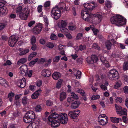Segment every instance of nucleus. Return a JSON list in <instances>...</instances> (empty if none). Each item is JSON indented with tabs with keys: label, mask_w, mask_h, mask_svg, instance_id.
Returning a JSON list of instances; mask_svg holds the SVG:
<instances>
[{
	"label": "nucleus",
	"mask_w": 128,
	"mask_h": 128,
	"mask_svg": "<svg viewBox=\"0 0 128 128\" xmlns=\"http://www.w3.org/2000/svg\"><path fill=\"white\" fill-rule=\"evenodd\" d=\"M42 25L40 24L36 26L33 29V32L35 34H38L41 32L42 29Z\"/></svg>",
	"instance_id": "nucleus-9"
},
{
	"label": "nucleus",
	"mask_w": 128,
	"mask_h": 128,
	"mask_svg": "<svg viewBox=\"0 0 128 128\" xmlns=\"http://www.w3.org/2000/svg\"><path fill=\"white\" fill-rule=\"evenodd\" d=\"M68 28L70 30L72 31L76 29V26L74 25H70Z\"/></svg>",
	"instance_id": "nucleus-45"
},
{
	"label": "nucleus",
	"mask_w": 128,
	"mask_h": 128,
	"mask_svg": "<svg viewBox=\"0 0 128 128\" xmlns=\"http://www.w3.org/2000/svg\"><path fill=\"white\" fill-rule=\"evenodd\" d=\"M15 104L17 107H18L20 106V102L19 100H16L15 102Z\"/></svg>",
	"instance_id": "nucleus-60"
},
{
	"label": "nucleus",
	"mask_w": 128,
	"mask_h": 128,
	"mask_svg": "<svg viewBox=\"0 0 128 128\" xmlns=\"http://www.w3.org/2000/svg\"><path fill=\"white\" fill-rule=\"evenodd\" d=\"M26 81L25 78H23L22 79L19 80L17 82L18 86L21 88H24L25 86Z\"/></svg>",
	"instance_id": "nucleus-12"
},
{
	"label": "nucleus",
	"mask_w": 128,
	"mask_h": 128,
	"mask_svg": "<svg viewBox=\"0 0 128 128\" xmlns=\"http://www.w3.org/2000/svg\"><path fill=\"white\" fill-rule=\"evenodd\" d=\"M106 46L108 50H110L111 49V46L112 44L111 42L108 41L106 43Z\"/></svg>",
	"instance_id": "nucleus-31"
},
{
	"label": "nucleus",
	"mask_w": 128,
	"mask_h": 128,
	"mask_svg": "<svg viewBox=\"0 0 128 128\" xmlns=\"http://www.w3.org/2000/svg\"><path fill=\"white\" fill-rule=\"evenodd\" d=\"M92 30L94 33V35L96 36L97 35V33L98 32V30L97 29L92 28Z\"/></svg>",
	"instance_id": "nucleus-61"
},
{
	"label": "nucleus",
	"mask_w": 128,
	"mask_h": 128,
	"mask_svg": "<svg viewBox=\"0 0 128 128\" xmlns=\"http://www.w3.org/2000/svg\"><path fill=\"white\" fill-rule=\"evenodd\" d=\"M27 61V59L25 58H22L20 59L17 62V64L20 65V64L25 63Z\"/></svg>",
	"instance_id": "nucleus-29"
},
{
	"label": "nucleus",
	"mask_w": 128,
	"mask_h": 128,
	"mask_svg": "<svg viewBox=\"0 0 128 128\" xmlns=\"http://www.w3.org/2000/svg\"><path fill=\"white\" fill-rule=\"evenodd\" d=\"M6 1L3 0L0 1V8L4 7Z\"/></svg>",
	"instance_id": "nucleus-51"
},
{
	"label": "nucleus",
	"mask_w": 128,
	"mask_h": 128,
	"mask_svg": "<svg viewBox=\"0 0 128 128\" xmlns=\"http://www.w3.org/2000/svg\"><path fill=\"white\" fill-rule=\"evenodd\" d=\"M123 69L124 70H128V62H125L124 63L123 66Z\"/></svg>",
	"instance_id": "nucleus-43"
},
{
	"label": "nucleus",
	"mask_w": 128,
	"mask_h": 128,
	"mask_svg": "<svg viewBox=\"0 0 128 128\" xmlns=\"http://www.w3.org/2000/svg\"><path fill=\"white\" fill-rule=\"evenodd\" d=\"M20 112L19 111H16L14 112L13 114V116L14 117H16L18 116L19 115Z\"/></svg>",
	"instance_id": "nucleus-59"
},
{
	"label": "nucleus",
	"mask_w": 128,
	"mask_h": 128,
	"mask_svg": "<svg viewBox=\"0 0 128 128\" xmlns=\"http://www.w3.org/2000/svg\"><path fill=\"white\" fill-rule=\"evenodd\" d=\"M44 21L45 22V25L46 27H47L48 24V20L47 17L44 19Z\"/></svg>",
	"instance_id": "nucleus-62"
},
{
	"label": "nucleus",
	"mask_w": 128,
	"mask_h": 128,
	"mask_svg": "<svg viewBox=\"0 0 128 128\" xmlns=\"http://www.w3.org/2000/svg\"><path fill=\"white\" fill-rule=\"evenodd\" d=\"M122 84L121 81L118 80L116 82L114 86V88L115 89H117L120 87Z\"/></svg>",
	"instance_id": "nucleus-27"
},
{
	"label": "nucleus",
	"mask_w": 128,
	"mask_h": 128,
	"mask_svg": "<svg viewBox=\"0 0 128 128\" xmlns=\"http://www.w3.org/2000/svg\"><path fill=\"white\" fill-rule=\"evenodd\" d=\"M71 96V97L74 100L78 99V96L76 94L74 93L73 92L72 93Z\"/></svg>",
	"instance_id": "nucleus-39"
},
{
	"label": "nucleus",
	"mask_w": 128,
	"mask_h": 128,
	"mask_svg": "<svg viewBox=\"0 0 128 128\" xmlns=\"http://www.w3.org/2000/svg\"><path fill=\"white\" fill-rule=\"evenodd\" d=\"M80 112L79 110H74L72 111H70L68 112V115L71 118H75L78 117Z\"/></svg>",
	"instance_id": "nucleus-8"
},
{
	"label": "nucleus",
	"mask_w": 128,
	"mask_h": 128,
	"mask_svg": "<svg viewBox=\"0 0 128 128\" xmlns=\"http://www.w3.org/2000/svg\"><path fill=\"white\" fill-rule=\"evenodd\" d=\"M0 12L2 15H6L8 12V10L6 6L0 8Z\"/></svg>",
	"instance_id": "nucleus-22"
},
{
	"label": "nucleus",
	"mask_w": 128,
	"mask_h": 128,
	"mask_svg": "<svg viewBox=\"0 0 128 128\" xmlns=\"http://www.w3.org/2000/svg\"><path fill=\"white\" fill-rule=\"evenodd\" d=\"M48 120L51 126L54 128L59 126L60 122L62 124H66L68 120L67 114L62 113L58 114L54 113L49 116Z\"/></svg>",
	"instance_id": "nucleus-2"
},
{
	"label": "nucleus",
	"mask_w": 128,
	"mask_h": 128,
	"mask_svg": "<svg viewBox=\"0 0 128 128\" xmlns=\"http://www.w3.org/2000/svg\"><path fill=\"white\" fill-rule=\"evenodd\" d=\"M126 112L127 110L126 109L124 108L123 109H122L118 114L121 115L123 114L126 115L127 114Z\"/></svg>",
	"instance_id": "nucleus-36"
},
{
	"label": "nucleus",
	"mask_w": 128,
	"mask_h": 128,
	"mask_svg": "<svg viewBox=\"0 0 128 128\" xmlns=\"http://www.w3.org/2000/svg\"><path fill=\"white\" fill-rule=\"evenodd\" d=\"M23 120L26 123L32 121L26 115L24 117Z\"/></svg>",
	"instance_id": "nucleus-32"
},
{
	"label": "nucleus",
	"mask_w": 128,
	"mask_h": 128,
	"mask_svg": "<svg viewBox=\"0 0 128 128\" xmlns=\"http://www.w3.org/2000/svg\"><path fill=\"white\" fill-rule=\"evenodd\" d=\"M24 10L23 12L19 14V17L22 20H26L30 12L28 9L26 8H24Z\"/></svg>",
	"instance_id": "nucleus-7"
},
{
	"label": "nucleus",
	"mask_w": 128,
	"mask_h": 128,
	"mask_svg": "<svg viewBox=\"0 0 128 128\" xmlns=\"http://www.w3.org/2000/svg\"><path fill=\"white\" fill-rule=\"evenodd\" d=\"M65 35L66 36V37L68 39H71L72 38V36L68 32L65 34Z\"/></svg>",
	"instance_id": "nucleus-55"
},
{
	"label": "nucleus",
	"mask_w": 128,
	"mask_h": 128,
	"mask_svg": "<svg viewBox=\"0 0 128 128\" xmlns=\"http://www.w3.org/2000/svg\"><path fill=\"white\" fill-rule=\"evenodd\" d=\"M110 118L111 122L114 123H118L120 121L122 120L121 118H120L110 117Z\"/></svg>",
	"instance_id": "nucleus-17"
},
{
	"label": "nucleus",
	"mask_w": 128,
	"mask_h": 128,
	"mask_svg": "<svg viewBox=\"0 0 128 128\" xmlns=\"http://www.w3.org/2000/svg\"><path fill=\"white\" fill-rule=\"evenodd\" d=\"M83 34L82 33H79L76 36V40H78L81 38L82 37Z\"/></svg>",
	"instance_id": "nucleus-44"
},
{
	"label": "nucleus",
	"mask_w": 128,
	"mask_h": 128,
	"mask_svg": "<svg viewBox=\"0 0 128 128\" xmlns=\"http://www.w3.org/2000/svg\"><path fill=\"white\" fill-rule=\"evenodd\" d=\"M38 58H36L35 59L32 60L30 63L29 65L30 66H32L34 65L36 62L38 61Z\"/></svg>",
	"instance_id": "nucleus-42"
},
{
	"label": "nucleus",
	"mask_w": 128,
	"mask_h": 128,
	"mask_svg": "<svg viewBox=\"0 0 128 128\" xmlns=\"http://www.w3.org/2000/svg\"><path fill=\"white\" fill-rule=\"evenodd\" d=\"M46 105L48 106H50L53 104L52 102L50 100H48L46 101Z\"/></svg>",
	"instance_id": "nucleus-54"
},
{
	"label": "nucleus",
	"mask_w": 128,
	"mask_h": 128,
	"mask_svg": "<svg viewBox=\"0 0 128 128\" xmlns=\"http://www.w3.org/2000/svg\"><path fill=\"white\" fill-rule=\"evenodd\" d=\"M80 104L79 101H76L71 104V108L72 109H75L78 107Z\"/></svg>",
	"instance_id": "nucleus-16"
},
{
	"label": "nucleus",
	"mask_w": 128,
	"mask_h": 128,
	"mask_svg": "<svg viewBox=\"0 0 128 128\" xmlns=\"http://www.w3.org/2000/svg\"><path fill=\"white\" fill-rule=\"evenodd\" d=\"M100 95H98L96 96L94 95L92 96L91 98V99L93 100H96L99 99L100 98Z\"/></svg>",
	"instance_id": "nucleus-48"
},
{
	"label": "nucleus",
	"mask_w": 128,
	"mask_h": 128,
	"mask_svg": "<svg viewBox=\"0 0 128 128\" xmlns=\"http://www.w3.org/2000/svg\"><path fill=\"white\" fill-rule=\"evenodd\" d=\"M110 20L112 24H116L119 26L125 25L126 23V19L119 14H116L111 18Z\"/></svg>",
	"instance_id": "nucleus-4"
},
{
	"label": "nucleus",
	"mask_w": 128,
	"mask_h": 128,
	"mask_svg": "<svg viewBox=\"0 0 128 128\" xmlns=\"http://www.w3.org/2000/svg\"><path fill=\"white\" fill-rule=\"evenodd\" d=\"M74 74L77 79H80V78L82 74L80 71L74 70Z\"/></svg>",
	"instance_id": "nucleus-19"
},
{
	"label": "nucleus",
	"mask_w": 128,
	"mask_h": 128,
	"mask_svg": "<svg viewBox=\"0 0 128 128\" xmlns=\"http://www.w3.org/2000/svg\"><path fill=\"white\" fill-rule=\"evenodd\" d=\"M59 5L60 6V8L59 9L58 7H55L53 8L51 11V14L52 17L56 20H58L61 16L60 10H63L62 11L66 10V4L63 2H60Z\"/></svg>",
	"instance_id": "nucleus-3"
},
{
	"label": "nucleus",
	"mask_w": 128,
	"mask_h": 128,
	"mask_svg": "<svg viewBox=\"0 0 128 128\" xmlns=\"http://www.w3.org/2000/svg\"><path fill=\"white\" fill-rule=\"evenodd\" d=\"M98 60L97 56H88L86 60L88 64H93L96 62Z\"/></svg>",
	"instance_id": "nucleus-11"
},
{
	"label": "nucleus",
	"mask_w": 128,
	"mask_h": 128,
	"mask_svg": "<svg viewBox=\"0 0 128 128\" xmlns=\"http://www.w3.org/2000/svg\"><path fill=\"white\" fill-rule=\"evenodd\" d=\"M14 95V93L11 92L8 94V97L9 98L10 101L12 102V101Z\"/></svg>",
	"instance_id": "nucleus-30"
},
{
	"label": "nucleus",
	"mask_w": 128,
	"mask_h": 128,
	"mask_svg": "<svg viewBox=\"0 0 128 128\" xmlns=\"http://www.w3.org/2000/svg\"><path fill=\"white\" fill-rule=\"evenodd\" d=\"M42 5H39L38 7H37V10L38 11V12H41L42 10Z\"/></svg>",
	"instance_id": "nucleus-57"
},
{
	"label": "nucleus",
	"mask_w": 128,
	"mask_h": 128,
	"mask_svg": "<svg viewBox=\"0 0 128 128\" xmlns=\"http://www.w3.org/2000/svg\"><path fill=\"white\" fill-rule=\"evenodd\" d=\"M28 101L27 98L26 97H24L22 100V102L24 104H26Z\"/></svg>",
	"instance_id": "nucleus-53"
},
{
	"label": "nucleus",
	"mask_w": 128,
	"mask_h": 128,
	"mask_svg": "<svg viewBox=\"0 0 128 128\" xmlns=\"http://www.w3.org/2000/svg\"><path fill=\"white\" fill-rule=\"evenodd\" d=\"M18 50L20 52L19 53L20 56L24 55L28 52L29 51V50L28 49L24 50L23 49L21 48H20Z\"/></svg>",
	"instance_id": "nucleus-18"
},
{
	"label": "nucleus",
	"mask_w": 128,
	"mask_h": 128,
	"mask_svg": "<svg viewBox=\"0 0 128 128\" xmlns=\"http://www.w3.org/2000/svg\"><path fill=\"white\" fill-rule=\"evenodd\" d=\"M124 92L126 94L128 93V86H125L124 88Z\"/></svg>",
	"instance_id": "nucleus-64"
},
{
	"label": "nucleus",
	"mask_w": 128,
	"mask_h": 128,
	"mask_svg": "<svg viewBox=\"0 0 128 128\" xmlns=\"http://www.w3.org/2000/svg\"><path fill=\"white\" fill-rule=\"evenodd\" d=\"M42 84V82L41 80L37 81L36 82V85L38 87H40Z\"/></svg>",
	"instance_id": "nucleus-63"
},
{
	"label": "nucleus",
	"mask_w": 128,
	"mask_h": 128,
	"mask_svg": "<svg viewBox=\"0 0 128 128\" xmlns=\"http://www.w3.org/2000/svg\"><path fill=\"white\" fill-rule=\"evenodd\" d=\"M115 106L117 114H118L120 111H121L122 108L121 106L118 105L116 104H115Z\"/></svg>",
	"instance_id": "nucleus-35"
},
{
	"label": "nucleus",
	"mask_w": 128,
	"mask_h": 128,
	"mask_svg": "<svg viewBox=\"0 0 128 128\" xmlns=\"http://www.w3.org/2000/svg\"><path fill=\"white\" fill-rule=\"evenodd\" d=\"M24 8L23 9L22 7L21 6H18L16 8V12L18 15H19L24 11Z\"/></svg>",
	"instance_id": "nucleus-21"
},
{
	"label": "nucleus",
	"mask_w": 128,
	"mask_h": 128,
	"mask_svg": "<svg viewBox=\"0 0 128 128\" xmlns=\"http://www.w3.org/2000/svg\"><path fill=\"white\" fill-rule=\"evenodd\" d=\"M51 74L50 71L48 69L43 70L41 72L42 75L46 77H48L50 76Z\"/></svg>",
	"instance_id": "nucleus-13"
},
{
	"label": "nucleus",
	"mask_w": 128,
	"mask_h": 128,
	"mask_svg": "<svg viewBox=\"0 0 128 128\" xmlns=\"http://www.w3.org/2000/svg\"><path fill=\"white\" fill-rule=\"evenodd\" d=\"M46 46H47L50 48H52L54 47V45L51 42H48L46 44Z\"/></svg>",
	"instance_id": "nucleus-50"
},
{
	"label": "nucleus",
	"mask_w": 128,
	"mask_h": 128,
	"mask_svg": "<svg viewBox=\"0 0 128 128\" xmlns=\"http://www.w3.org/2000/svg\"><path fill=\"white\" fill-rule=\"evenodd\" d=\"M66 94L65 92H62L60 95V101H62L66 98Z\"/></svg>",
	"instance_id": "nucleus-26"
},
{
	"label": "nucleus",
	"mask_w": 128,
	"mask_h": 128,
	"mask_svg": "<svg viewBox=\"0 0 128 128\" xmlns=\"http://www.w3.org/2000/svg\"><path fill=\"white\" fill-rule=\"evenodd\" d=\"M92 47L98 50H100V47L96 43H94L92 45Z\"/></svg>",
	"instance_id": "nucleus-47"
},
{
	"label": "nucleus",
	"mask_w": 128,
	"mask_h": 128,
	"mask_svg": "<svg viewBox=\"0 0 128 128\" xmlns=\"http://www.w3.org/2000/svg\"><path fill=\"white\" fill-rule=\"evenodd\" d=\"M86 48V46L85 45H82V44H80V45L79 46V48L80 50L81 51H82L83 50H85Z\"/></svg>",
	"instance_id": "nucleus-52"
},
{
	"label": "nucleus",
	"mask_w": 128,
	"mask_h": 128,
	"mask_svg": "<svg viewBox=\"0 0 128 128\" xmlns=\"http://www.w3.org/2000/svg\"><path fill=\"white\" fill-rule=\"evenodd\" d=\"M62 81L63 80L61 79L58 80L56 85V87L57 88H59L61 87Z\"/></svg>",
	"instance_id": "nucleus-34"
},
{
	"label": "nucleus",
	"mask_w": 128,
	"mask_h": 128,
	"mask_svg": "<svg viewBox=\"0 0 128 128\" xmlns=\"http://www.w3.org/2000/svg\"><path fill=\"white\" fill-rule=\"evenodd\" d=\"M98 122L100 124L104 126L108 122V118L98 119Z\"/></svg>",
	"instance_id": "nucleus-14"
},
{
	"label": "nucleus",
	"mask_w": 128,
	"mask_h": 128,
	"mask_svg": "<svg viewBox=\"0 0 128 128\" xmlns=\"http://www.w3.org/2000/svg\"><path fill=\"white\" fill-rule=\"evenodd\" d=\"M40 93L38 92V91H36L32 95L31 97L33 99L37 98L39 96Z\"/></svg>",
	"instance_id": "nucleus-24"
},
{
	"label": "nucleus",
	"mask_w": 128,
	"mask_h": 128,
	"mask_svg": "<svg viewBox=\"0 0 128 128\" xmlns=\"http://www.w3.org/2000/svg\"><path fill=\"white\" fill-rule=\"evenodd\" d=\"M100 60L104 63H106L107 62V61L106 59V57L104 56H100Z\"/></svg>",
	"instance_id": "nucleus-46"
},
{
	"label": "nucleus",
	"mask_w": 128,
	"mask_h": 128,
	"mask_svg": "<svg viewBox=\"0 0 128 128\" xmlns=\"http://www.w3.org/2000/svg\"><path fill=\"white\" fill-rule=\"evenodd\" d=\"M26 115L31 120L32 119H34L35 117L34 113L33 111L31 110H30L26 113Z\"/></svg>",
	"instance_id": "nucleus-15"
},
{
	"label": "nucleus",
	"mask_w": 128,
	"mask_h": 128,
	"mask_svg": "<svg viewBox=\"0 0 128 128\" xmlns=\"http://www.w3.org/2000/svg\"><path fill=\"white\" fill-rule=\"evenodd\" d=\"M105 5L108 8H110L112 7V4L111 2L107 1L106 2Z\"/></svg>",
	"instance_id": "nucleus-38"
},
{
	"label": "nucleus",
	"mask_w": 128,
	"mask_h": 128,
	"mask_svg": "<svg viewBox=\"0 0 128 128\" xmlns=\"http://www.w3.org/2000/svg\"><path fill=\"white\" fill-rule=\"evenodd\" d=\"M50 38L52 40H56L57 38V36L55 34H52L50 35Z\"/></svg>",
	"instance_id": "nucleus-49"
},
{
	"label": "nucleus",
	"mask_w": 128,
	"mask_h": 128,
	"mask_svg": "<svg viewBox=\"0 0 128 128\" xmlns=\"http://www.w3.org/2000/svg\"><path fill=\"white\" fill-rule=\"evenodd\" d=\"M60 73L58 72H55L52 75V77L55 80H58L60 77Z\"/></svg>",
	"instance_id": "nucleus-23"
},
{
	"label": "nucleus",
	"mask_w": 128,
	"mask_h": 128,
	"mask_svg": "<svg viewBox=\"0 0 128 128\" xmlns=\"http://www.w3.org/2000/svg\"><path fill=\"white\" fill-rule=\"evenodd\" d=\"M38 126L34 122H31L27 126V128H38Z\"/></svg>",
	"instance_id": "nucleus-25"
},
{
	"label": "nucleus",
	"mask_w": 128,
	"mask_h": 128,
	"mask_svg": "<svg viewBox=\"0 0 128 128\" xmlns=\"http://www.w3.org/2000/svg\"><path fill=\"white\" fill-rule=\"evenodd\" d=\"M61 32L64 34H66L68 31V29L66 28V27L60 28Z\"/></svg>",
	"instance_id": "nucleus-33"
},
{
	"label": "nucleus",
	"mask_w": 128,
	"mask_h": 128,
	"mask_svg": "<svg viewBox=\"0 0 128 128\" xmlns=\"http://www.w3.org/2000/svg\"><path fill=\"white\" fill-rule=\"evenodd\" d=\"M108 118V117L105 114H101L98 116V119Z\"/></svg>",
	"instance_id": "nucleus-41"
},
{
	"label": "nucleus",
	"mask_w": 128,
	"mask_h": 128,
	"mask_svg": "<svg viewBox=\"0 0 128 128\" xmlns=\"http://www.w3.org/2000/svg\"><path fill=\"white\" fill-rule=\"evenodd\" d=\"M95 2H93L90 3H85L84 4V9L82 10L81 15L82 19L85 21L89 22L92 20V19L94 18L97 20V22L100 23L102 20V16L99 14H95L90 13L95 8Z\"/></svg>",
	"instance_id": "nucleus-1"
},
{
	"label": "nucleus",
	"mask_w": 128,
	"mask_h": 128,
	"mask_svg": "<svg viewBox=\"0 0 128 128\" xmlns=\"http://www.w3.org/2000/svg\"><path fill=\"white\" fill-rule=\"evenodd\" d=\"M67 24L66 22L63 20H62L61 22L58 25V26L60 28H62L66 27Z\"/></svg>",
	"instance_id": "nucleus-28"
},
{
	"label": "nucleus",
	"mask_w": 128,
	"mask_h": 128,
	"mask_svg": "<svg viewBox=\"0 0 128 128\" xmlns=\"http://www.w3.org/2000/svg\"><path fill=\"white\" fill-rule=\"evenodd\" d=\"M36 38L34 36H32L31 38L30 43L31 44H35L36 42Z\"/></svg>",
	"instance_id": "nucleus-37"
},
{
	"label": "nucleus",
	"mask_w": 128,
	"mask_h": 128,
	"mask_svg": "<svg viewBox=\"0 0 128 128\" xmlns=\"http://www.w3.org/2000/svg\"><path fill=\"white\" fill-rule=\"evenodd\" d=\"M77 92L82 96H83L84 95V90L82 89H79Z\"/></svg>",
	"instance_id": "nucleus-58"
},
{
	"label": "nucleus",
	"mask_w": 128,
	"mask_h": 128,
	"mask_svg": "<svg viewBox=\"0 0 128 128\" xmlns=\"http://www.w3.org/2000/svg\"><path fill=\"white\" fill-rule=\"evenodd\" d=\"M50 2L48 1L46 2L44 5V6L45 8L48 7L50 5Z\"/></svg>",
	"instance_id": "nucleus-56"
},
{
	"label": "nucleus",
	"mask_w": 128,
	"mask_h": 128,
	"mask_svg": "<svg viewBox=\"0 0 128 128\" xmlns=\"http://www.w3.org/2000/svg\"><path fill=\"white\" fill-rule=\"evenodd\" d=\"M0 84L4 86L5 87H7L8 86L7 82L6 80L0 77Z\"/></svg>",
	"instance_id": "nucleus-20"
},
{
	"label": "nucleus",
	"mask_w": 128,
	"mask_h": 128,
	"mask_svg": "<svg viewBox=\"0 0 128 128\" xmlns=\"http://www.w3.org/2000/svg\"><path fill=\"white\" fill-rule=\"evenodd\" d=\"M19 72L22 74H25V76L28 75V69L26 65H23L20 66L19 68Z\"/></svg>",
	"instance_id": "nucleus-10"
},
{
	"label": "nucleus",
	"mask_w": 128,
	"mask_h": 128,
	"mask_svg": "<svg viewBox=\"0 0 128 128\" xmlns=\"http://www.w3.org/2000/svg\"><path fill=\"white\" fill-rule=\"evenodd\" d=\"M18 40V38L16 35H12L10 36L8 40L9 46L11 47L14 46Z\"/></svg>",
	"instance_id": "nucleus-6"
},
{
	"label": "nucleus",
	"mask_w": 128,
	"mask_h": 128,
	"mask_svg": "<svg viewBox=\"0 0 128 128\" xmlns=\"http://www.w3.org/2000/svg\"><path fill=\"white\" fill-rule=\"evenodd\" d=\"M108 77L111 80H117L118 78V73L115 69H113L109 71L108 74Z\"/></svg>",
	"instance_id": "nucleus-5"
},
{
	"label": "nucleus",
	"mask_w": 128,
	"mask_h": 128,
	"mask_svg": "<svg viewBox=\"0 0 128 128\" xmlns=\"http://www.w3.org/2000/svg\"><path fill=\"white\" fill-rule=\"evenodd\" d=\"M42 107L40 105H37L35 108V111L38 112H40L42 110Z\"/></svg>",
	"instance_id": "nucleus-40"
}]
</instances>
